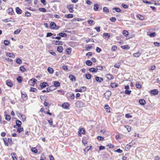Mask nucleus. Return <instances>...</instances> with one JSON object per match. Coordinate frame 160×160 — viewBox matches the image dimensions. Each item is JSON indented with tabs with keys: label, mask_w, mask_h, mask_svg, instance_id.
Here are the masks:
<instances>
[{
	"label": "nucleus",
	"mask_w": 160,
	"mask_h": 160,
	"mask_svg": "<svg viewBox=\"0 0 160 160\" xmlns=\"http://www.w3.org/2000/svg\"><path fill=\"white\" fill-rule=\"evenodd\" d=\"M89 71L92 72H97L96 68H91L89 69Z\"/></svg>",
	"instance_id": "nucleus-15"
},
{
	"label": "nucleus",
	"mask_w": 160,
	"mask_h": 160,
	"mask_svg": "<svg viewBox=\"0 0 160 160\" xmlns=\"http://www.w3.org/2000/svg\"><path fill=\"white\" fill-rule=\"evenodd\" d=\"M131 92V90H129L128 89L126 90L125 91V92L127 94L129 95L130 94Z\"/></svg>",
	"instance_id": "nucleus-51"
},
{
	"label": "nucleus",
	"mask_w": 160,
	"mask_h": 160,
	"mask_svg": "<svg viewBox=\"0 0 160 160\" xmlns=\"http://www.w3.org/2000/svg\"><path fill=\"white\" fill-rule=\"evenodd\" d=\"M5 119L9 121L11 119V116L8 115H6Z\"/></svg>",
	"instance_id": "nucleus-43"
},
{
	"label": "nucleus",
	"mask_w": 160,
	"mask_h": 160,
	"mask_svg": "<svg viewBox=\"0 0 160 160\" xmlns=\"http://www.w3.org/2000/svg\"><path fill=\"white\" fill-rule=\"evenodd\" d=\"M154 45L156 46L160 47V43L158 42H154Z\"/></svg>",
	"instance_id": "nucleus-54"
},
{
	"label": "nucleus",
	"mask_w": 160,
	"mask_h": 160,
	"mask_svg": "<svg viewBox=\"0 0 160 160\" xmlns=\"http://www.w3.org/2000/svg\"><path fill=\"white\" fill-rule=\"evenodd\" d=\"M99 6L97 4H96L94 5L93 9L95 11H98V9Z\"/></svg>",
	"instance_id": "nucleus-26"
},
{
	"label": "nucleus",
	"mask_w": 160,
	"mask_h": 160,
	"mask_svg": "<svg viewBox=\"0 0 160 160\" xmlns=\"http://www.w3.org/2000/svg\"><path fill=\"white\" fill-rule=\"evenodd\" d=\"M16 62L19 64H21L22 63V61L20 58L17 59L16 60Z\"/></svg>",
	"instance_id": "nucleus-32"
},
{
	"label": "nucleus",
	"mask_w": 160,
	"mask_h": 160,
	"mask_svg": "<svg viewBox=\"0 0 160 160\" xmlns=\"http://www.w3.org/2000/svg\"><path fill=\"white\" fill-rule=\"evenodd\" d=\"M40 86L42 88H43L46 87L47 86H48V84L47 82H43L40 83Z\"/></svg>",
	"instance_id": "nucleus-7"
},
{
	"label": "nucleus",
	"mask_w": 160,
	"mask_h": 160,
	"mask_svg": "<svg viewBox=\"0 0 160 160\" xmlns=\"http://www.w3.org/2000/svg\"><path fill=\"white\" fill-rule=\"evenodd\" d=\"M122 33L125 36H127L128 35L129 33L128 31L124 30L122 32Z\"/></svg>",
	"instance_id": "nucleus-33"
},
{
	"label": "nucleus",
	"mask_w": 160,
	"mask_h": 160,
	"mask_svg": "<svg viewBox=\"0 0 160 160\" xmlns=\"http://www.w3.org/2000/svg\"><path fill=\"white\" fill-rule=\"evenodd\" d=\"M54 86H55V88L56 87H58L60 86V83L58 81H54L53 82Z\"/></svg>",
	"instance_id": "nucleus-21"
},
{
	"label": "nucleus",
	"mask_w": 160,
	"mask_h": 160,
	"mask_svg": "<svg viewBox=\"0 0 160 160\" xmlns=\"http://www.w3.org/2000/svg\"><path fill=\"white\" fill-rule=\"evenodd\" d=\"M30 91L31 92H36V91H37V90L35 88H31L30 89Z\"/></svg>",
	"instance_id": "nucleus-55"
},
{
	"label": "nucleus",
	"mask_w": 160,
	"mask_h": 160,
	"mask_svg": "<svg viewBox=\"0 0 160 160\" xmlns=\"http://www.w3.org/2000/svg\"><path fill=\"white\" fill-rule=\"evenodd\" d=\"M9 43V41L8 40H6L4 41V44L5 45H8Z\"/></svg>",
	"instance_id": "nucleus-52"
},
{
	"label": "nucleus",
	"mask_w": 160,
	"mask_h": 160,
	"mask_svg": "<svg viewBox=\"0 0 160 160\" xmlns=\"http://www.w3.org/2000/svg\"><path fill=\"white\" fill-rule=\"evenodd\" d=\"M67 8L70 12L72 13L74 12L73 7L72 5H69L67 7Z\"/></svg>",
	"instance_id": "nucleus-6"
},
{
	"label": "nucleus",
	"mask_w": 160,
	"mask_h": 160,
	"mask_svg": "<svg viewBox=\"0 0 160 160\" xmlns=\"http://www.w3.org/2000/svg\"><path fill=\"white\" fill-rule=\"evenodd\" d=\"M17 80L19 83H21L22 81V78L20 76H18L17 78Z\"/></svg>",
	"instance_id": "nucleus-25"
},
{
	"label": "nucleus",
	"mask_w": 160,
	"mask_h": 160,
	"mask_svg": "<svg viewBox=\"0 0 160 160\" xmlns=\"http://www.w3.org/2000/svg\"><path fill=\"white\" fill-rule=\"evenodd\" d=\"M86 64L89 66H91L92 64V62L90 60H88L86 61Z\"/></svg>",
	"instance_id": "nucleus-28"
},
{
	"label": "nucleus",
	"mask_w": 160,
	"mask_h": 160,
	"mask_svg": "<svg viewBox=\"0 0 160 160\" xmlns=\"http://www.w3.org/2000/svg\"><path fill=\"white\" fill-rule=\"evenodd\" d=\"M8 13L10 14H12L13 12V9L12 8H9L7 10Z\"/></svg>",
	"instance_id": "nucleus-23"
},
{
	"label": "nucleus",
	"mask_w": 160,
	"mask_h": 160,
	"mask_svg": "<svg viewBox=\"0 0 160 160\" xmlns=\"http://www.w3.org/2000/svg\"><path fill=\"white\" fill-rule=\"evenodd\" d=\"M16 125L14 126L15 128H17V127H20V126H21L22 124V122L19 120H17L16 121Z\"/></svg>",
	"instance_id": "nucleus-3"
},
{
	"label": "nucleus",
	"mask_w": 160,
	"mask_h": 160,
	"mask_svg": "<svg viewBox=\"0 0 160 160\" xmlns=\"http://www.w3.org/2000/svg\"><path fill=\"white\" fill-rule=\"evenodd\" d=\"M39 11L43 12H46V9L44 8H39Z\"/></svg>",
	"instance_id": "nucleus-46"
},
{
	"label": "nucleus",
	"mask_w": 160,
	"mask_h": 160,
	"mask_svg": "<svg viewBox=\"0 0 160 160\" xmlns=\"http://www.w3.org/2000/svg\"><path fill=\"white\" fill-rule=\"evenodd\" d=\"M48 71L50 74H52L54 72L53 68L51 67H49L48 68Z\"/></svg>",
	"instance_id": "nucleus-20"
},
{
	"label": "nucleus",
	"mask_w": 160,
	"mask_h": 160,
	"mask_svg": "<svg viewBox=\"0 0 160 160\" xmlns=\"http://www.w3.org/2000/svg\"><path fill=\"white\" fill-rule=\"evenodd\" d=\"M20 70L21 71L24 72L26 71V69L24 68L23 66H21L20 67Z\"/></svg>",
	"instance_id": "nucleus-30"
},
{
	"label": "nucleus",
	"mask_w": 160,
	"mask_h": 160,
	"mask_svg": "<svg viewBox=\"0 0 160 160\" xmlns=\"http://www.w3.org/2000/svg\"><path fill=\"white\" fill-rule=\"evenodd\" d=\"M16 12L18 14H21L22 13V10L19 7L16 8Z\"/></svg>",
	"instance_id": "nucleus-18"
},
{
	"label": "nucleus",
	"mask_w": 160,
	"mask_h": 160,
	"mask_svg": "<svg viewBox=\"0 0 160 160\" xmlns=\"http://www.w3.org/2000/svg\"><path fill=\"white\" fill-rule=\"evenodd\" d=\"M156 68V66L154 65H153L151 66L150 68L149 69V70H155Z\"/></svg>",
	"instance_id": "nucleus-57"
},
{
	"label": "nucleus",
	"mask_w": 160,
	"mask_h": 160,
	"mask_svg": "<svg viewBox=\"0 0 160 160\" xmlns=\"http://www.w3.org/2000/svg\"><path fill=\"white\" fill-rule=\"evenodd\" d=\"M95 79L96 81L99 82H101L103 81V78L98 76H96Z\"/></svg>",
	"instance_id": "nucleus-5"
},
{
	"label": "nucleus",
	"mask_w": 160,
	"mask_h": 160,
	"mask_svg": "<svg viewBox=\"0 0 160 160\" xmlns=\"http://www.w3.org/2000/svg\"><path fill=\"white\" fill-rule=\"evenodd\" d=\"M85 133V130L83 128H80L78 131V135L80 136L81 134H84Z\"/></svg>",
	"instance_id": "nucleus-9"
},
{
	"label": "nucleus",
	"mask_w": 160,
	"mask_h": 160,
	"mask_svg": "<svg viewBox=\"0 0 160 160\" xmlns=\"http://www.w3.org/2000/svg\"><path fill=\"white\" fill-rule=\"evenodd\" d=\"M16 114L17 115V116L19 118H21L20 117H21V116H22V115L21 114V113L17 112H16Z\"/></svg>",
	"instance_id": "nucleus-64"
},
{
	"label": "nucleus",
	"mask_w": 160,
	"mask_h": 160,
	"mask_svg": "<svg viewBox=\"0 0 160 160\" xmlns=\"http://www.w3.org/2000/svg\"><path fill=\"white\" fill-rule=\"evenodd\" d=\"M30 81H32V82L33 83V84H34L37 81V80L35 79L34 78H32L30 80Z\"/></svg>",
	"instance_id": "nucleus-59"
},
{
	"label": "nucleus",
	"mask_w": 160,
	"mask_h": 160,
	"mask_svg": "<svg viewBox=\"0 0 160 160\" xmlns=\"http://www.w3.org/2000/svg\"><path fill=\"white\" fill-rule=\"evenodd\" d=\"M56 26H56V25L55 24V23L53 22H51L50 24V27H52V28H55V27H56Z\"/></svg>",
	"instance_id": "nucleus-24"
},
{
	"label": "nucleus",
	"mask_w": 160,
	"mask_h": 160,
	"mask_svg": "<svg viewBox=\"0 0 160 160\" xmlns=\"http://www.w3.org/2000/svg\"><path fill=\"white\" fill-rule=\"evenodd\" d=\"M115 152H117L118 153H121L122 152V150L120 149H118L116 150L115 151Z\"/></svg>",
	"instance_id": "nucleus-62"
},
{
	"label": "nucleus",
	"mask_w": 160,
	"mask_h": 160,
	"mask_svg": "<svg viewBox=\"0 0 160 160\" xmlns=\"http://www.w3.org/2000/svg\"><path fill=\"white\" fill-rule=\"evenodd\" d=\"M148 35L151 37H155L156 35V33L155 32L152 33L149 32L148 33Z\"/></svg>",
	"instance_id": "nucleus-13"
},
{
	"label": "nucleus",
	"mask_w": 160,
	"mask_h": 160,
	"mask_svg": "<svg viewBox=\"0 0 160 160\" xmlns=\"http://www.w3.org/2000/svg\"><path fill=\"white\" fill-rule=\"evenodd\" d=\"M141 52H140L139 51H138L137 52L133 54V56L135 57H139L141 55Z\"/></svg>",
	"instance_id": "nucleus-12"
},
{
	"label": "nucleus",
	"mask_w": 160,
	"mask_h": 160,
	"mask_svg": "<svg viewBox=\"0 0 160 160\" xmlns=\"http://www.w3.org/2000/svg\"><path fill=\"white\" fill-rule=\"evenodd\" d=\"M140 104L142 105H144L146 103V102L145 100L143 99H140L139 101Z\"/></svg>",
	"instance_id": "nucleus-16"
},
{
	"label": "nucleus",
	"mask_w": 160,
	"mask_h": 160,
	"mask_svg": "<svg viewBox=\"0 0 160 160\" xmlns=\"http://www.w3.org/2000/svg\"><path fill=\"white\" fill-rule=\"evenodd\" d=\"M118 86L117 84H116L115 83H112L111 84V86L112 88H115Z\"/></svg>",
	"instance_id": "nucleus-47"
},
{
	"label": "nucleus",
	"mask_w": 160,
	"mask_h": 160,
	"mask_svg": "<svg viewBox=\"0 0 160 160\" xmlns=\"http://www.w3.org/2000/svg\"><path fill=\"white\" fill-rule=\"evenodd\" d=\"M111 95V92L109 91H107L104 93V96L105 98L109 100L110 99V97Z\"/></svg>",
	"instance_id": "nucleus-2"
},
{
	"label": "nucleus",
	"mask_w": 160,
	"mask_h": 160,
	"mask_svg": "<svg viewBox=\"0 0 160 160\" xmlns=\"http://www.w3.org/2000/svg\"><path fill=\"white\" fill-rule=\"evenodd\" d=\"M137 17L140 20H144V18L143 16L140 15H138L137 16Z\"/></svg>",
	"instance_id": "nucleus-41"
},
{
	"label": "nucleus",
	"mask_w": 160,
	"mask_h": 160,
	"mask_svg": "<svg viewBox=\"0 0 160 160\" xmlns=\"http://www.w3.org/2000/svg\"><path fill=\"white\" fill-rule=\"evenodd\" d=\"M150 92L152 94L155 95H157L158 94V91L156 89H154L151 90L150 91Z\"/></svg>",
	"instance_id": "nucleus-10"
},
{
	"label": "nucleus",
	"mask_w": 160,
	"mask_h": 160,
	"mask_svg": "<svg viewBox=\"0 0 160 160\" xmlns=\"http://www.w3.org/2000/svg\"><path fill=\"white\" fill-rule=\"evenodd\" d=\"M97 138L99 140H103L104 139L103 137L100 136H98Z\"/></svg>",
	"instance_id": "nucleus-56"
},
{
	"label": "nucleus",
	"mask_w": 160,
	"mask_h": 160,
	"mask_svg": "<svg viewBox=\"0 0 160 160\" xmlns=\"http://www.w3.org/2000/svg\"><path fill=\"white\" fill-rule=\"evenodd\" d=\"M53 35V34L51 32H48L47 33L46 35L47 37H50Z\"/></svg>",
	"instance_id": "nucleus-61"
},
{
	"label": "nucleus",
	"mask_w": 160,
	"mask_h": 160,
	"mask_svg": "<svg viewBox=\"0 0 160 160\" xmlns=\"http://www.w3.org/2000/svg\"><path fill=\"white\" fill-rule=\"evenodd\" d=\"M21 118H20L23 122H24L26 118V117L24 115H22V116H21V117H20Z\"/></svg>",
	"instance_id": "nucleus-34"
},
{
	"label": "nucleus",
	"mask_w": 160,
	"mask_h": 160,
	"mask_svg": "<svg viewBox=\"0 0 160 160\" xmlns=\"http://www.w3.org/2000/svg\"><path fill=\"white\" fill-rule=\"evenodd\" d=\"M103 36L105 37V38H109L110 37V34L108 33H103Z\"/></svg>",
	"instance_id": "nucleus-36"
},
{
	"label": "nucleus",
	"mask_w": 160,
	"mask_h": 160,
	"mask_svg": "<svg viewBox=\"0 0 160 160\" xmlns=\"http://www.w3.org/2000/svg\"><path fill=\"white\" fill-rule=\"evenodd\" d=\"M31 151L32 152L35 153H37L38 152L37 149L35 148H32Z\"/></svg>",
	"instance_id": "nucleus-35"
},
{
	"label": "nucleus",
	"mask_w": 160,
	"mask_h": 160,
	"mask_svg": "<svg viewBox=\"0 0 160 160\" xmlns=\"http://www.w3.org/2000/svg\"><path fill=\"white\" fill-rule=\"evenodd\" d=\"M48 122L49 123V124L51 125V126H52V124H53V122H52V119H51L50 120H48Z\"/></svg>",
	"instance_id": "nucleus-60"
},
{
	"label": "nucleus",
	"mask_w": 160,
	"mask_h": 160,
	"mask_svg": "<svg viewBox=\"0 0 160 160\" xmlns=\"http://www.w3.org/2000/svg\"><path fill=\"white\" fill-rule=\"evenodd\" d=\"M136 86L137 88L140 89L142 88L141 85L138 82H137L136 84Z\"/></svg>",
	"instance_id": "nucleus-38"
},
{
	"label": "nucleus",
	"mask_w": 160,
	"mask_h": 160,
	"mask_svg": "<svg viewBox=\"0 0 160 160\" xmlns=\"http://www.w3.org/2000/svg\"><path fill=\"white\" fill-rule=\"evenodd\" d=\"M103 11L104 12L107 13L109 12V10L106 7H104L103 8Z\"/></svg>",
	"instance_id": "nucleus-49"
},
{
	"label": "nucleus",
	"mask_w": 160,
	"mask_h": 160,
	"mask_svg": "<svg viewBox=\"0 0 160 160\" xmlns=\"http://www.w3.org/2000/svg\"><path fill=\"white\" fill-rule=\"evenodd\" d=\"M7 56H8L10 58H14L15 57V55H13L12 53H8Z\"/></svg>",
	"instance_id": "nucleus-39"
},
{
	"label": "nucleus",
	"mask_w": 160,
	"mask_h": 160,
	"mask_svg": "<svg viewBox=\"0 0 160 160\" xmlns=\"http://www.w3.org/2000/svg\"><path fill=\"white\" fill-rule=\"evenodd\" d=\"M97 71H98V70H102L103 68V66H98L96 67Z\"/></svg>",
	"instance_id": "nucleus-44"
},
{
	"label": "nucleus",
	"mask_w": 160,
	"mask_h": 160,
	"mask_svg": "<svg viewBox=\"0 0 160 160\" xmlns=\"http://www.w3.org/2000/svg\"><path fill=\"white\" fill-rule=\"evenodd\" d=\"M58 35L62 37H66L67 36V34L64 32H60L58 34Z\"/></svg>",
	"instance_id": "nucleus-14"
},
{
	"label": "nucleus",
	"mask_w": 160,
	"mask_h": 160,
	"mask_svg": "<svg viewBox=\"0 0 160 160\" xmlns=\"http://www.w3.org/2000/svg\"><path fill=\"white\" fill-rule=\"evenodd\" d=\"M122 48L123 49H128L130 48V47L128 45H125L121 46Z\"/></svg>",
	"instance_id": "nucleus-29"
},
{
	"label": "nucleus",
	"mask_w": 160,
	"mask_h": 160,
	"mask_svg": "<svg viewBox=\"0 0 160 160\" xmlns=\"http://www.w3.org/2000/svg\"><path fill=\"white\" fill-rule=\"evenodd\" d=\"M122 6L125 9H127L128 8V6L126 5H125L124 4H122Z\"/></svg>",
	"instance_id": "nucleus-63"
},
{
	"label": "nucleus",
	"mask_w": 160,
	"mask_h": 160,
	"mask_svg": "<svg viewBox=\"0 0 160 160\" xmlns=\"http://www.w3.org/2000/svg\"><path fill=\"white\" fill-rule=\"evenodd\" d=\"M84 104L81 101H77L75 103L76 107L77 108H80L84 106Z\"/></svg>",
	"instance_id": "nucleus-1"
},
{
	"label": "nucleus",
	"mask_w": 160,
	"mask_h": 160,
	"mask_svg": "<svg viewBox=\"0 0 160 160\" xmlns=\"http://www.w3.org/2000/svg\"><path fill=\"white\" fill-rule=\"evenodd\" d=\"M110 20L112 22H115L116 21V19L114 17L110 18Z\"/></svg>",
	"instance_id": "nucleus-48"
},
{
	"label": "nucleus",
	"mask_w": 160,
	"mask_h": 160,
	"mask_svg": "<svg viewBox=\"0 0 160 160\" xmlns=\"http://www.w3.org/2000/svg\"><path fill=\"white\" fill-rule=\"evenodd\" d=\"M22 97L24 100L26 101L28 98V97L27 95L25 92L23 93L21 92Z\"/></svg>",
	"instance_id": "nucleus-4"
},
{
	"label": "nucleus",
	"mask_w": 160,
	"mask_h": 160,
	"mask_svg": "<svg viewBox=\"0 0 160 160\" xmlns=\"http://www.w3.org/2000/svg\"><path fill=\"white\" fill-rule=\"evenodd\" d=\"M16 128H17V131L18 132H20L23 130V128H21V126H20V127H17Z\"/></svg>",
	"instance_id": "nucleus-27"
},
{
	"label": "nucleus",
	"mask_w": 160,
	"mask_h": 160,
	"mask_svg": "<svg viewBox=\"0 0 160 160\" xmlns=\"http://www.w3.org/2000/svg\"><path fill=\"white\" fill-rule=\"evenodd\" d=\"M66 18H72L73 17V15L71 14H69L67 15Z\"/></svg>",
	"instance_id": "nucleus-45"
},
{
	"label": "nucleus",
	"mask_w": 160,
	"mask_h": 160,
	"mask_svg": "<svg viewBox=\"0 0 160 160\" xmlns=\"http://www.w3.org/2000/svg\"><path fill=\"white\" fill-rule=\"evenodd\" d=\"M132 146L129 143L127 144L125 147V149L127 151H128Z\"/></svg>",
	"instance_id": "nucleus-22"
},
{
	"label": "nucleus",
	"mask_w": 160,
	"mask_h": 160,
	"mask_svg": "<svg viewBox=\"0 0 160 160\" xmlns=\"http://www.w3.org/2000/svg\"><path fill=\"white\" fill-rule=\"evenodd\" d=\"M3 141H4V144H5V146H8V142L7 141V139L4 138L3 139Z\"/></svg>",
	"instance_id": "nucleus-37"
},
{
	"label": "nucleus",
	"mask_w": 160,
	"mask_h": 160,
	"mask_svg": "<svg viewBox=\"0 0 160 160\" xmlns=\"http://www.w3.org/2000/svg\"><path fill=\"white\" fill-rule=\"evenodd\" d=\"M120 63H116L114 65V67L117 68H119L120 67Z\"/></svg>",
	"instance_id": "nucleus-58"
},
{
	"label": "nucleus",
	"mask_w": 160,
	"mask_h": 160,
	"mask_svg": "<svg viewBox=\"0 0 160 160\" xmlns=\"http://www.w3.org/2000/svg\"><path fill=\"white\" fill-rule=\"evenodd\" d=\"M21 31L20 30V29H18L17 30H15L14 32V34H19Z\"/></svg>",
	"instance_id": "nucleus-50"
},
{
	"label": "nucleus",
	"mask_w": 160,
	"mask_h": 160,
	"mask_svg": "<svg viewBox=\"0 0 160 160\" xmlns=\"http://www.w3.org/2000/svg\"><path fill=\"white\" fill-rule=\"evenodd\" d=\"M6 84L10 87H12L13 84L10 80H8L6 81Z\"/></svg>",
	"instance_id": "nucleus-8"
},
{
	"label": "nucleus",
	"mask_w": 160,
	"mask_h": 160,
	"mask_svg": "<svg viewBox=\"0 0 160 160\" xmlns=\"http://www.w3.org/2000/svg\"><path fill=\"white\" fill-rule=\"evenodd\" d=\"M106 77L107 79L110 80L113 79L114 78V77L110 74H107L106 75Z\"/></svg>",
	"instance_id": "nucleus-11"
},
{
	"label": "nucleus",
	"mask_w": 160,
	"mask_h": 160,
	"mask_svg": "<svg viewBox=\"0 0 160 160\" xmlns=\"http://www.w3.org/2000/svg\"><path fill=\"white\" fill-rule=\"evenodd\" d=\"M69 104L68 103H64L62 104V107L64 108L67 109L69 107Z\"/></svg>",
	"instance_id": "nucleus-17"
},
{
	"label": "nucleus",
	"mask_w": 160,
	"mask_h": 160,
	"mask_svg": "<svg viewBox=\"0 0 160 160\" xmlns=\"http://www.w3.org/2000/svg\"><path fill=\"white\" fill-rule=\"evenodd\" d=\"M80 89L81 90V92H84L86 90V88L85 87H81Z\"/></svg>",
	"instance_id": "nucleus-53"
},
{
	"label": "nucleus",
	"mask_w": 160,
	"mask_h": 160,
	"mask_svg": "<svg viewBox=\"0 0 160 160\" xmlns=\"http://www.w3.org/2000/svg\"><path fill=\"white\" fill-rule=\"evenodd\" d=\"M87 22L90 25H92L94 22V21L92 20L89 19L88 21Z\"/></svg>",
	"instance_id": "nucleus-40"
},
{
	"label": "nucleus",
	"mask_w": 160,
	"mask_h": 160,
	"mask_svg": "<svg viewBox=\"0 0 160 160\" xmlns=\"http://www.w3.org/2000/svg\"><path fill=\"white\" fill-rule=\"evenodd\" d=\"M113 10H115L117 12H120L121 11V9L118 8H113Z\"/></svg>",
	"instance_id": "nucleus-42"
},
{
	"label": "nucleus",
	"mask_w": 160,
	"mask_h": 160,
	"mask_svg": "<svg viewBox=\"0 0 160 160\" xmlns=\"http://www.w3.org/2000/svg\"><path fill=\"white\" fill-rule=\"evenodd\" d=\"M69 78L72 81H75L76 80V78L73 75H69Z\"/></svg>",
	"instance_id": "nucleus-19"
},
{
	"label": "nucleus",
	"mask_w": 160,
	"mask_h": 160,
	"mask_svg": "<svg viewBox=\"0 0 160 160\" xmlns=\"http://www.w3.org/2000/svg\"><path fill=\"white\" fill-rule=\"evenodd\" d=\"M86 78L87 79H90L91 78V75L89 74H86L85 75Z\"/></svg>",
	"instance_id": "nucleus-31"
}]
</instances>
